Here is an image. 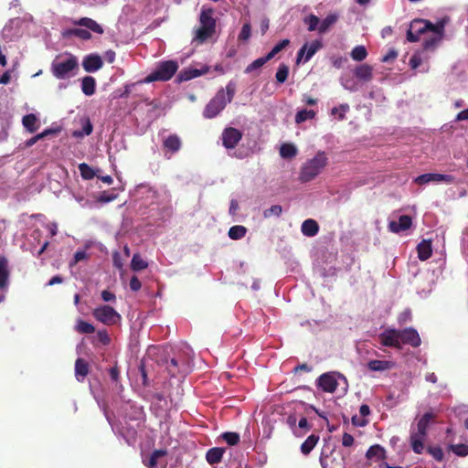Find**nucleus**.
Instances as JSON below:
<instances>
[{
    "label": "nucleus",
    "mask_w": 468,
    "mask_h": 468,
    "mask_svg": "<svg viewBox=\"0 0 468 468\" xmlns=\"http://www.w3.org/2000/svg\"><path fill=\"white\" fill-rule=\"evenodd\" d=\"M74 33H75V37H78L83 40H88L91 37L90 32L88 31L87 29L76 28Z\"/></svg>",
    "instance_id": "obj_54"
},
{
    "label": "nucleus",
    "mask_w": 468,
    "mask_h": 468,
    "mask_svg": "<svg viewBox=\"0 0 468 468\" xmlns=\"http://www.w3.org/2000/svg\"><path fill=\"white\" fill-rule=\"evenodd\" d=\"M446 20L441 19L436 24L430 20L416 18L413 19L407 30L406 38L409 42L414 43L420 40V37L429 34L424 39L423 50L434 51L444 37Z\"/></svg>",
    "instance_id": "obj_1"
},
{
    "label": "nucleus",
    "mask_w": 468,
    "mask_h": 468,
    "mask_svg": "<svg viewBox=\"0 0 468 468\" xmlns=\"http://www.w3.org/2000/svg\"><path fill=\"white\" fill-rule=\"evenodd\" d=\"M50 70L58 80H67L75 76L79 70V61L76 56L67 54V58L60 59L57 58L51 63Z\"/></svg>",
    "instance_id": "obj_4"
},
{
    "label": "nucleus",
    "mask_w": 468,
    "mask_h": 468,
    "mask_svg": "<svg viewBox=\"0 0 468 468\" xmlns=\"http://www.w3.org/2000/svg\"><path fill=\"white\" fill-rule=\"evenodd\" d=\"M306 49H307V43H305L298 51L297 53V58H296V62L297 63H300V61L302 60V58L303 57H305V54H306Z\"/></svg>",
    "instance_id": "obj_63"
},
{
    "label": "nucleus",
    "mask_w": 468,
    "mask_h": 468,
    "mask_svg": "<svg viewBox=\"0 0 468 468\" xmlns=\"http://www.w3.org/2000/svg\"><path fill=\"white\" fill-rule=\"evenodd\" d=\"M76 329L80 334H92L95 332V327L83 320L78 322Z\"/></svg>",
    "instance_id": "obj_45"
},
{
    "label": "nucleus",
    "mask_w": 468,
    "mask_h": 468,
    "mask_svg": "<svg viewBox=\"0 0 468 468\" xmlns=\"http://www.w3.org/2000/svg\"><path fill=\"white\" fill-rule=\"evenodd\" d=\"M93 126L89 118L82 121V130L74 131L72 135L76 138L83 137L84 135H90L92 133Z\"/></svg>",
    "instance_id": "obj_35"
},
{
    "label": "nucleus",
    "mask_w": 468,
    "mask_h": 468,
    "mask_svg": "<svg viewBox=\"0 0 468 468\" xmlns=\"http://www.w3.org/2000/svg\"><path fill=\"white\" fill-rule=\"evenodd\" d=\"M242 138V133L233 127L226 128L222 133V144L227 149H233Z\"/></svg>",
    "instance_id": "obj_10"
},
{
    "label": "nucleus",
    "mask_w": 468,
    "mask_h": 468,
    "mask_svg": "<svg viewBox=\"0 0 468 468\" xmlns=\"http://www.w3.org/2000/svg\"><path fill=\"white\" fill-rule=\"evenodd\" d=\"M397 57L398 52L395 49L391 48L388 51V53L385 56H383L381 60L382 62H389L394 60Z\"/></svg>",
    "instance_id": "obj_56"
},
{
    "label": "nucleus",
    "mask_w": 468,
    "mask_h": 468,
    "mask_svg": "<svg viewBox=\"0 0 468 468\" xmlns=\"http://www.w3.org/2000/svg\"><path fill=\"white\" fill-rule=\"evenodd\" d=\"M163 147L166 153L174 154L182 147L181 138L176 133L170 134L163 141Z\"/></svg>",
    "instance_id": "obj_15"
},
{
    "label": "nucleus",
    "mask_w": 468,
    "mask_h": 468,
    "mask_svg": "<svg viewBox=\"0 0 468 468\" xmlns=\"http://www.w3.org/2000/svg\"><path fill=\"white\" fill-rule=\"evenodd\" d=\"M8 261L5 257H0V289L4 290L8 282Z\"/></svg>",
    "instance_id": "obj_25"
},
{
    "label": "nucleus",
    "mask_w": 468,
    "mask_h": 468,
    "mask_svg": "<svg viewBox=\"0 0 468 468\" xmlns=\"http://www.w3.org/2000/svg\"><path fill=\"white\" fill-rule=\"evenodd\" d=\"M337 20V16L335 15H328L325 18H324L319 23L318 32L320 34L325 33Z\"/></svg>",
    "instance_id": "obj_32"
},
{
    "label": "nucleus",
    "mask_w": 468,
    "mask_h": 468,
    "mask_svg": "<svg viewBox=\"0 0 468 468\" xmlns=\"http://www.w3.org/2000/svg\"><path fill=\"white\" fill-rule=\"evenodd\" d=\"M96 80L91 76H86L81 81V90L87 96H91L95 93Z\"/></svg>",
    "instance_id": "obj_26"
},
{
    "label": "nucleus",
    "mask_w": 468,
    "mask_h": 468,
    "mask_svg": "<svg viewBox=\"0 0 468 468\" xmlns=\"http://www.w3.org/2000/svg\"><path fill=\"white\" fill-rule=\"evenodd\" d=\"M315 116V112L313 110H301L295 115V122L302 123L309 119H313Z\"/></svg>",
    "instance_id": "obj_40"
},
{
    "label": "nucleus",
    "mask_w": 468,
    "mask_h": 468,
    "mask_svg": "<svg viewBox=\"0 0 468 468\" xmlns=\"http://www.w3.org/2000/svg\"><path fill=\"white\" fill-rule=\"evenodd\" d=\"M282 212V208L280 205H273L270 208L265 209L263 212L264 218H270L271 216L279 217Z\"/></svg>",
    "instance_id": "obj_50"
},
{
    "label": "nucleus",
    "mask_w": 468,
    "mask_h": 468,
    "mask_svg": "<svg viewBox=\"0 0 468 468\" xmlns=\"http://www.w3.org/2000/svg\"><path fill=\"white\" fill-rule=\"evenodd\" d=\"M90 372V366L83 358H77L75 361V377L79 382H83Z\"/></svg>",
    "instance_id": "obj_17"
},
{
    "label": "nucleus",
    "mask_w": 468,
    "mask_h": 468,
    "mask_svg": "<svg viewBox=\"0 0 468 468\" xmlns=\"http://www.w3.org/2000/svg\"><path fill=\"white\" fill-rule=\"evenodd\" d=\"M178 65L174 60L161 62L156 69L147 75L143 80L137 83H150L154 81H167L173 78L177 71Z\"/></svg>",
    "instance_id": "obj_6"
},
{
    "label": "nucleus",
    "mask_w": 468,
    "mask_h": 468,
    "mask_svg": "<svg viewBox=\"0 0 468 468\" xmlns=\"http://www.w3.org/2000/svg\"><path fill=\"white\" fill-rule=\"evenodd\" d=\"M367 56V51L364 46H356L351 51V58L355 61H362Z\"/></svg>",
    "instance_id": "obj_37"
},
{
    "label": "nucleus",
    "mask_w": 468,
    "mask_h": 468,
    "mask_svg": "<svg viewBox=\"0 0 468 468\" xmlns=\"http://www.w3.org/2000/svg\"><path fill=\"white\" fill-rule=\"evenodd\" d=\"M93 316L100 322L112 325L121 320V315L111 306L102 305L93 310Z\"/></svg>",
    "instance_id": "obj_8"
},
{
    "label": "nucleus",
    "mask_w": 468,
    "mask_h": 468,
    "mask_svg": "<svg viewBox=\"0 0 468 468\" xmlns=\"http://www.w3.org/2000/svg\"><path fill=\"white\" fill-rule=\"evenodd\" d=\"M117 197V195L114 193H110L108 191H103L101 193L100 197H98V201L101 203H108L115 200Z\"/></svg>",
    "instance_id": "obj_52"
},
{
    "label": "nucleus",
    "mask_w": 468,
    "mask_h": 468,
    "mask_svg": "<svg viewBox=\"0 0 468 468\" xmlns=\"http://www.w3.org/2000/svg\"><path fill=\"white\" fill-rule=\"evenodd\" d=\"M82 66L85 71L94 72L101 69L103 62L99 55L91 54L84 58Z\"/></svg>",
    "instance_id": "obj_16"
},
{
    "label": "nucleus",
    "mask_w": 468,
    "mask_h": 468,
    "mask_svg": "<svg viewBox=\"0 0 468 468\" xmlns=\"http://www.w3.org/2000/svg\"><path fill=\"white\" fill-rule=\"evenodd\" d=\"M290 44L289 39H282L279 43H277L272 49L267 54L270 59L273 58L279 52L288 47Z\"/></svg>",
    "instance_id": "obj_43"
},
{
    "label": "nucleus",
    "mask_w": 468,
    "mask_h": 468,
    "mask_svg": "<svg viewBox=\"0 0 468 468\" xmlns=\"http://www.w3.org/2000/svg\"><path fill=\"white\" fill-rule=\"evenodd\" d=\"M22 124L30 133H35L39 128V121L34 113L25 115L22 119Z\"/></svg>",
    "instance_id": "obj_22"
},
{
    "label": "nucleus",
    "mask_w": 468,
    "mask_h": 468,
    "mask_svg": "<svg viewBox=\"0 0 468 468\" xmlns=\"http://www.w3.org/2000/svg\"><path fill=\"white\" fill-rule=\"evenodd\" d=\"M221 437L230 446L237 445L240 440L239 434L232 431L224 432Z\"/></svg>",
    "instance_id": "obj_42"
},
{
    "label": "nucleus",
    "mask_w": 468,
    "mask_h": 468,
    "mask_svg": "<svg viewBox=\"0 0 468 468\" xmlns=\"http://www.w3.org/2000/svg\"><path fill=\"white\" fill-rule=\"evenodd\" d=\"M380 344L388 347H395L400 349L399 330L388 328L378 335Z\"/></svg>",
    "instance_id": "obj_9"
},
{
    "label": "nucleus",
    "mask_w": 468,
    "mask_h": 468,
    "mask_svg": "<svg viewBox=\"0 0 468 468\" xmlns=\"http://www.w3.org/2000/svg\"><path fill=\"white\" fill-rule=\"evenodd\" d=\"M422 63V58L420 52H415L410 58V66L412 69H416Z\"/></svg>",
    "instance_id": "obj_51"
},
{
    "label": "nucleus",
    "mask_w": 468,
    "mask_h": 468,
    "mask_svg": "<svg viewBox=\"0 0 468 468\" xmlns=\"http://www.w3.org/2000/svg\"><path fill=\"white\" fill-rule=\"evenodd\" d=\"M225 450L220 447H214L207 452L206 459L209 464H217L221 462Z\"/></svg>",
    "instance_id": "obj_24"
},
{
    "label": "nucleus",
    "mask_w": 468,
    "mask_h": 468,
    "mask_svg": "<svg viewBox=\"0 0 468 468\" xmlns=\"http://www.w3.org/2000/svg\"><path fill=\"white\" fill-rule=\"evenodd\" d=\"M246 233H247V229L244 226L235 225V226H232L229 229L228 234L231 239L237 240V239H240L244 238Z\"/></svg>",
    "instance_id": "obj_31"
},
{
    "label": "nucleus",
    "mask_w": 468,
    "mask_h": 468,
    "mask_svg": "<svg viewBox=\"0 0 468 468\" xmlns=\"http://www.w3.org/2000/svg\"><path fill=\"white\" fill-rule=\"evenodd\" d=\"M337 378L346 379L342 374L337 372L324 373L316 379V386L324 392L334 393L338 386Z\"/></svg>",
    "instance_id": "obj_7"
},
{
    "label": "nucleus",
    "mask_w": 468,
    "mask_h": 468,
    "mask_svg": "<svg viewBox=\"0 0 468 468\" xmlns=\"http://www.w3.org/2000/svg\"><path fill=\"white\" fill-rule=\"evenodd\" d=\"M303 22L307 25L309 31L318 30L320 20L315 15L311 14L304 17Z\"/></svg>",
    "instance_id": "obj_44"
},
{
    "label": "nucleus",
    "mask_w": 468,
    "mask_h": 468,
    "mask_svg": "<svg viewBox=\"0 0 468 468\" xmlns=\"http://www.w3.org/2000/svg\"><path fill=\"white\" fill-rule=\"evenodd\" d=\"M306 49H307V43H305L298 51L297 53V58H296V62L297 63H300V61L302 60V58L303 57H305V54H306Z\"/></svg>",
    "instance_id": "obj_64"
},
{
    "label": "nucleus",
    "mask_w": 468,
    "mask_h": 468,
    "mask_svg": "<svg viewBox=\"0 0 468 468\" xmlns=\"http://www.w3.org/2000/svg\"><path fill=\"white\" fill-rule=\"evenodd\" d=\"M148 266L147 262L139 255V254H134L133 259H132V262H131V268L133 270V271H142V270H144L146 269Z\"/></svg>",
    "instance_id": "obj_39"
},
{
    "label": "nucleus",
    "mask_w": 468,
    "mask_h": 468,
    "mask_svg": "<svg viewBox=\"0 0 468 468\" xmlns=\"http://www.w3.org/2000/svg\"><path fill=\"white\" fill-rule=\"evenodd\" d=\"M178 364L176 358H171L167 365V370L171 377H176L178 373Z\"/></svg>",
    "instance_id": "obj_53"
},
{
    "label": "nucleus",
    "mask_w": 468,
    "mask_h": 468,
    "mask_svg": "<svg viewBox=\"0 0 468 468\" xmlns=\"http://www.w3.org/2000/svg\"><path fill=\"white\" fill-rule=\"evenodd\" d=\"M435 418L434 414L431 412H426L422 417L419 420L417 423V431H420V433H427L428 434V428L431 420H432Z\"/></svg>",
    "instance_id": "obj_27"
},
{
    "label": "nucleus",
    "mask_w": 468,
    "mask_h": 468,
    "mask_svg": "<svg viewBox=\"0 0 468 468\" xmlns=\"http://www.w3.org/2000/svg\"><path fill=\"white\" fill-rule=\"evenodd\" d=\"M90 255L85 250H78L75 252L72 261L69 262V267L72 268L78 262L88 260Z\"/></svg>",
    "instance_id": "obj_49"
},
{
    "label": "nucleus",
    "mask_w": 468,
    "mask_h": 468,
    "mask_svg": "<svg viewBox=\"0 0 468 468\" xmlns=\"http://www.w3.org/2000/svg\"><path fill=\"white\" fill-rule=\"evenodd\" d=\"M289 76V67L285 64H281L276 72L275 78L278 83H284Z\"/></svg>",
    "instance_id": "obj_41"
},
{
    "label": "nucleus",
    "mask_w": 468,
    "mask_h": 468,
    "mask_svg": "<svg viewBox=\"0 0 468 468\" xmlns=\"http://www.w3.org/2000/svg\"><path fill=\"white\" fill-rule=\"evenodd\" d=\"M73 24L76 26L85 27L92 32L100 35L103 34L104 32L102 27L99 25L95 20L90 17H81L79 20L73 21Z\"/></svg>",
    "instance_id": "obj_18"
},
{
    "label": "nucleus",
    "mask_w": 468,
    "mask_h": 468,
    "mask_svg": "<svg viewBox=\"0 0 468 468\" xmlns=\"http://www.w3.org/2000/svg\"><path fill=\"white\" fill-rule=\"evenodd\" d=\"M235 85L229 83L226 89H220L216 95L208 101L203 111V117L212 119L218 116L226 107V105L234 98Z\"/></svg>",
    "instance_id": "obj_2"
},
{
    "label": "nucleus",
    "mask_w": 468,
    "mask_h": 468,
    "mask_svg": "<svg viewBox=\"0 0 468 468\" xmlns=\"http://www.w3.org/2000/svg\"><path fill=\"white\" fill-rule=\"evenodd\" d=\"M427 452L431 454L437 462H442L444 453L440 446H430L427 448Z\"/></svg>",
    "instance_id": "obj_46"
},
{
    "label": "nucleus",
    "mask_w": 468,
    "mask_h": 468,
    "mask_svg": "<svg viewBox=\"0 0 468 468\" xmlns=\"http://www.w3.org/2000/svg\"><path fill=\"white\" fill-rule=\"evenodd\" d=\"M354 74L356 79L367 82L373 78V68L368 64H361L355 69Z\"/></svg>",
    "instance_id": "obj_19"
},
{
    "label": "nucleus",
    "mask_w": 468,
    "mask_h": 468,
    "mask_svg": "<svg viewBox=\"0 0 468 468\" xmlns=\"http://www.w3.org/2000/svg\"><path fill=\"white\" fill-rule=\"evenodd\" d=\"M112 261H113V265L117 268V269H122V266H123V263H122V257L120 255V253L118 252H114L113 255H112Z\"/></svg>",
    "instance_id": "obj_59"
},
{
    "label": "nucleus",
    "mask_w": 468,
    "mask_h": 468,
    "mask_svg": "<svg viewBox=\"0 0 468 468\" xmlns=\"http://www.w3.org/2000/svg\"><path fill=\"white\" fill-rule=\"evenodd\" d=\"M327 165V157L324 152H319L317 154L307 160L302 166L299 179L306 183L314 179Z\"/></svg>",
    "instance_id": "obj_5"
},
{
    "label": "nucleus",
    "mask_w": 468,
    "mask_h": 468,
    "mask_svg": "<svg viewBox=\"0 0 468 468\" xmlns=\"http://www.w3.org/2000/svg\"><path fill=\"white\" fill-rule=\"evenodd\" d=\"M427 433H420L417 430H411L410 436V446L412 448V451L417 453L420 454L422 453L424 450V441L427 437Z\"/></svg>",
    "instance_id": "obj_13"
},
{
    "label": "nucleus",
    "mask_w": 468,
    "mask_h": 468,
    "mask_svg": "<svg viewBox=\"0 0 468 468\" xmlns=\"http://www.w3.org/2000/svg\"><path fill=\"white\" fill-rule=\"evenodd\" d=\"M352 423L356 427H364L368 423V420H366L364 417H357L356 415L352 417Z\"/></svg>",
    "instance_id": "obj_55"
},
{
    "label": "nucleus",
    "mask_w": 468,
    "mask_h": 468,
    "mask_svg": "<svg viewBox=\"0 0 468 468\" xmlns=\"http://www.w3.org/2000/svg\"><path fill=\"white\" fill-rule=\"evenodd\" d=\"M389 366V362L386 360H370L367 363V368L371 371H385Z\"/></svg>",
    "instance_id": "obj_33"
},
{
    "label": "nucleus",
    "mask_w": 468,
    "mask_h": 468,
    "mask_svg": "<svg viewBox=\"0 0 468 468\" xmlns=\"http://www.w3.org/2000/svg\"><path fill=\"white\" fill-rule=\"evenodd\" d=\"M323 48V43L321 40H314L313 42H311L310 44L307 43V49H306V54H305V57L303 58L304 62H307L309 61L312 57L318 51L320 50L321 48Z\"/></svg>",
    "instance_id": "obj_29"
},
{
    "label": "nucleus",
    "mask_w": 468,
    "mask_h": 468,
    "mask_svg": "<svg viewBox=\"0 0 468 468\" xmlns=\"http://www.w3.org/2000/svg\"><path fill=\"white\" fill-rule=\"evenodd\" d=\"M280 154L285 159L293 158L297 154V148L292 144H283L280 148Z\"/></svg>",
    "instance_id": "obj_30"
},
{
    "label": "nucleus",
    "mask_w": 468,
    "mask_h": 468,
    "mask_svg": "<svg viewBox=\"0 0 468 468\" xmlns=\"http://www.w3.org/2000/svg\"><path fill=\"white\" fill-rule=\"evenodd\" d=\"M353 443H354V437L351 434L345 432L342 437V444L345 447H350L353 445Z\"/></svg>",
    "instance_id": "obj_57"
},
{
    "label": "nucleus",
    "mask_w": 468,
    "mask_h": 468,
    "mask_svg": "<svg viewBox=\"0 0 468 468\" xmlns=\"http://www.w3.org/2000/svg\"><path fill=\"white\" fill-rule=\"evenodd\" d=\"M130 288L133 292H137L141 288V282L136 276H133L130 280Z\"/></svg>",
    "instance_id": "obj_58"
},
{
    "label": "nucleus",
    "mask_w": 468,
    "mask_h": 468,
    "mask_svg": "<svg viewBox=\"0 0 468 468\" xmlns=\"http://www.w3.org/2000/svg\"><path fill=\"white\" fill-rule=\"evenodd\" d=\"M269 60H271V59L268 58L267 55L265 57L259 58L255 59L253 62H251L250 64H249L246 67L244 72L246 74H250V73L253 72L254 70L261 69Z\"/></svg>",
    "instance_id": "obj_34"
},
{
    "label": "nucleus",
    "mask_w": 468,
    "mask_h": 468,
    "mask_svg": "<svg viewBox=\"0 0 468 468\" xmlns=\"http://www.w3.org/2000/svg\"><path fill=\"white\" fill-rule=\"evenodd\" d=\"M200 75H201V73L198 69H188V70L180 72V74L178 75V78L181 81H183V80H189L197 78Z\"/></svg>",
    "instance_id": "obj_48"
},
{
    "label": "nucleus",
    "mask_w": 468,
    "mask_h": 468,
    "mask_svg": "<svg viewBox=\"0 0 468 468\" xmlns=\"http://www.w3.org/2000/svg\"><path fill=\"white\" fill-rule=\"evenodd\" d=\"M412 225V218L408 215H402L398 221L392 220L388 223V229L393 233H399L409 229Z\"/></svg>",
    "instance_id": "obj_14"
},
{
    "label": "nucleus",
    "mask_w": 468,
    "mask_h": 468,
    "mask_svg": "<svg viewBox=\"0 0 468 468\" xmlns=\"http://www.w3.org/2000/svg\"><path fill=\"white\" fill-rule=\"evenodd\" d=\"M319 441V436L315 434H311L307 437V439L301 445V452L307 455L309 454L313 449L315 447L316 443Z\"/></svg>",
    "instance_id": "obj_28"
},
{
    "label": "nucleus",
    "mask_w": 468,
    "mask_h": 468,
    "mask_svg": "<svg viewBox=\"0 0 468 468\" xmlns=\"http://www.w3.org/2000/svg\"><path fill=\"white\" fill-rule=\"evenodd\" d=\"M448 450L452 452L456 456L466 457L468 455V445L463 443L450 444Z\"/></svg>",
    "instance_id": "obj_36"
},
{
    "label": "nucleus",
    "mask_w": 468,
    "mask_h": 468,
    "mask_svg": "<svg viewBox=\"0 0 468 468\" xmlns=\"http://www.w3.org/2000/svg\"><path fill=\"white\" fill-rule=\"evenodd\" d=\"M430 182H444L446 184L454 183V176L452 175H442V174H423L415 178V183L418 185H425Z\"/></svg>",
    "instance_id": "obj_11"
},
{
    "label": "nucleus",
    "mask_w": 468,
    "mask_h": 468,
    "mask_svg": "<svg viewBox=\"0 0 468 468\" xmlns=\"http://www.w3.org/2000/svg\"><path fill=\"white\" fill-rule=\"evenodd\" d=\"M400 346L410 345L413 347H417L420 345L421 340L417 330L410 327L403 330H399Z\"/></svg>",
    "instance_id": "obj_12"
},
{
    "label": "nucleus",
    "mask_w": 468,
    "mask_h": 468,
    "mask_svg": "<svg viewBox=\"0 0 468 468\" xmlns=\"http://www.w3.org/2000/svg\"><path fill=\"white\" fill-rule=\"evenodd\" d=\"M418 257L420 261H426L432 255L431 240L423 239L417 246Z\"/></svg>",
    "instance_id": "obj_20"
},
{
    "label": "nucleus",
    "mask_w": 468,
    "mask_h": 468,
    "mask_svg": "<svg viewBox=\"0 0 468 468\" xmlns=\"http://www.w3.org/2000/svg\"><path fill=\"white\" fill-rule=\"evenodd\" d=\"M366 457L368 460L382 461L386 459V451L381 445L375 444L368 448Z\"/></svg>",
    "instance_id": "obj_21"
},
{
    "label": "nucleus",
    "mask_w": 468,
    "mask_h": 468,
    "mask_svg": "<svg viewBox=\"0 0 468 468\" xmlns=\"http://www.w3.org/2000/svg\"><path fill=\"white\" fill-rule=\"evenodd\" d=\"M109 374H110V377L111 378L117 382L119 380V378H120V372H119V369L117 367H112L110 370H109Z\"/></svg>",
    "instance_id": "obj_61"
},
{
    "label": "nucleus",
    "mask_w": 468,
    "mask_h": 468,
    "mask_svg": "<svg viewBox=\"0 0 468 468\" xmlns=\"http://www.w3.org/2000/svg\"><path fill=\"white\" fill-rule=\"evenodd\" d=\"M250 35H251L250 24L245 23L241 27V30L239 34L238 38L239 41L245 42V41L249 40V38L250 37Z\"/></svg>",
    "instance_id": "obj_47"
},
{
    "label": "nucleus",
    "mask_w": 468,
    "mask_h": 468,
    "mask_svg": "<svg viewBox=\"0 0 468 468\" xmlns=\"http://www.w3.org/2000/svg\"><path fill=\"white\" fill-rule=\"evenodd\" d=\"M214 14L215 10L212 7L202 6L199 15L200 26L195 30L194 40L204 43L216 34L217 21Z\"/></svg>",
    "instance_id": "obj_3"
},
{
    "label": "nucleus",
    "mask_w": 468,
    "mask_h": 468,
    "mask_svg": "<svg viewBox=\"0 0 468 468\" xmlns=\"http://www.w3.org/2000/svg\"><path fill=\"white\" fill-rule=\"evenodd\" d=\"M79 170L81 177L85 180H90L96 176L94 170L86 163L80 164Z\"/></svg>",
    "instance_id": "obj_38"
},
{
    "label": "nucleus",
    "mask_w": 468,
    "mask_h": 468,
    "mask_svg": "<svg viewBox=\"0 0 468 468\" xmlns=\"http://www.w3.org/2000/svg\"><path fill=\"white\" fill-rule=\"evenodd\" d=\"M298 427L300 429H303L304 431V432H306V431L311 430V425H309V423L307 421V419L305 417H303V418L300 419L299 423H298Z\"/></svg>",
    "instance_id": "obj_60"
},
{
    "label": "nucleus",
    "mask_w": 468,
    "mask_h": 468,
    "mask_svg": "<svg viewBox=\"0 0 468 468\" xmlns=\"http://www.w3.org/2000/svg\"><path fill=\"white\" fill-rule=\"evenodd\" d=\"M301 230L303 235L307 237H314L318 233L319 226L314 219L309 218L303 222Z\"/></svg>",
    "instance_id": "obj_23"
},
{
    "label": "nucleus",
    "mask_w": 468,
    "mask_h": 468,
    "mask_svg": "<svg viewBox=\"0 0 468 468\" xmlns=\"http://www.w3.org/2000/svg\"><path fill=\"white\" fill-rule=\"evenodd\" d=\"M296 417L294 415H290L287 418V423L290 426V428L293 431V432L296 434Z\"/></svg>",
    "instance_id": "obj_62"
}]
</instances>
